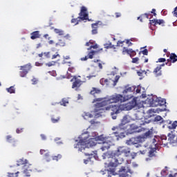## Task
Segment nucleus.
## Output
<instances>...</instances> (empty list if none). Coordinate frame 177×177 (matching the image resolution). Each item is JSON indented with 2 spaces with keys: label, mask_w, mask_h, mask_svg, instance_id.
I'll return each mask as SVG.
<instances>
[{
  "label": "nucleus",
  "mask_w": 177,
  "mask_h": 177,
  "mask_svg": "<svg viewBox=\"0 0 177 177\" xmlns=\"http://www.w3.org/2000/svg\"><path fill=\"white\" fill-rule=\"evenodd\" d=\"M113 140L114 139L111 137L97 136V133L96 132L92 133L91 136L88 132H84L75 140L76 144L74 145V148L78 149L79 151H84V149L93 147L98 143V145H102L101 150L104 151L109 150L114 145L113 143Z\"/></svg>",
  "instance_id": "obj_1"
},
{
  "label": "nucleus",
  "mask_w": 177,
  "mask_h": 177,
  "mask_svg": "<svg viewBox=\"0 0 177 177\" xmlns=\"http://www.w3.org/2000/svg\"><path fill=\"white\" fill-rule=\"evenodd\" d=\"M131 97H132V95L124 97L122 95L115 94L104 99H95L93 103H95V107L97 109L96 111H102V113H103L104 110H106L111 111V113H112V114H118V113L120 111H124V106L122 104H112V103H118V102H127V100H129ZM107 104L111 105L104 107V106H107Z\"/></svg>",
  "instance_id": "obj_2"
},
{
  "label": "nucleus",
  "mask_w": 177,
  "mask_h": 177,
  "mask_svg": "<svg viewBox=\"0 0 177 177\" xmlns=\"http://www.w3.org/2000/svg\"><path fill=\"white\" fill-rule=\"evenodd\" d=\"M131 153L129 149L127 147H118L117 150L111 153V158H109V165L111 167H117L118 164H122L124 159H118L117 157H120L121 154H124V156H128Z\"/></svg>",
  "instance_id": "obj_3"
},
{
  "label": "nucleus",
  "mask_w": 177,
  "mask_h": 177,
  "mask_svg": "<svg viewBox=\"0 0 177 177\" xmlns=\"http://www.w3.org/2000/svg\"><path fill=\"white\" fill-rule=\"evenodd\" d=\"M145 102L139 100V98L134 97L131 101L127 104H123L124 111L132 110V109H142Z\"/></svg>",
  "instance_id": "obj_4"
},
{
  "label": "nucleus",
  "mask_w": 177,
  "mask_h": 177,
  "mask_svg": "<svg viewBox=\"0 0 177 177\" xmlns=\"http://www.w3.org/2000/svg\"><path fill=\"white\" fill-rule=\"evenodd\" d=\"M17 165L18 167L20 165H24L22 167V172L25 174V176H30L31 174V164L28 163V160L25 158H21L17 161Z\"/></svg>",
  "instance_id": "obj_5"
},
{
  "label": "nucleus",
  "mask_w": 177,
  "mask_h": 177,
  "mask_svg": "<svg viewBox=\"0 0 177 177\" xmlns=\"http://www.w3.org/2000/svg\"><path fill=\"white\" fill-rule=\"evenodd\" d=\"M148 136H150V131L145 133L144 137L132 138L127 140L126 141V144L128 146H133V145H137L136 147H139L140 145L138 144L145 142V138H148Z\"/></svg>",
  "instance_id": "obj_6"
},
{
  "label": "nucleus",
  "mask_w": 177,
  "mask_h": 177,
  "mask_svg": "<svg viewBox=\"0 0 177 177\" xmlns=\"http://www.w3.org/2000/svg\"><path fill=\"white\" fill-rule=\"evenodd\" d=\"M93 111H92V113H89L88 112H84L82 113V117L84 120H89L91 118H93V117L95 118H97V117H99V114H100V113H102L101 111H96V108L95 107V105L93 106Z\"/></svg>",
  "instance_id": "obj_7"
},
{
  "label": "nucleus",
  "mask_w": 177,
  "mask_h": 177,
  "mask_svg": "<svg viewBox=\"0 0 177 177\" xmlns=\"http://www.w3.org/2000/svg\"><path fill=\"white\" fill-rule=\"evenodd\" d=\"M158 100L156 95H151L149 96L145 101V103H149L151 107H157L158 106Z\"/></svg>",
  "instance_id": "obj_8"
},
{
  "label": "nucleus",
  "mask_w": 177,
  "mask_h": 177,
  "mask_svg": "<svg viewBox=\"0 0 177 177\" xmlns=\"http://www.w3.org/2000/svg\"><path fill=\"white\" fill-rule=\"evenodd\" d=\"M129 133H136L142 132V128L135 124L130 125V129H129Z\"/></svg>",
  "instance_id": "obj_9"
},
{
  "label": "nucleus",
  "mask_w": 177,
  "mask_h": 177,
  "mask_svg": "<svg viewBox=\"0 0 177 177\" xmlns=\"http://www.w3.org/2000/svg\"><path fill=\"white\" fill-rule=\"evenodd\" d=\"M21 70H23V71L20 72V77H26L27 75L28 71L31 70V65L27 64L24 66H21Z\"/></svg>",
  "instance_id": "obj_10"
},
{
  "label": "nucleus",
  "mask_w": 177,
  "mask_h": 177,
  "mask_svg": "<svg viewBox=\"0 0 177 177\" xmlns=\"http://www.w3.org/2000/svg\"><path fill=\"white\" fill-rule=\"evenodd\" d=\"M100 82L101 85H106V86H113V82H114V80L111 79H104L102 78L100 80Z\"/></svg>",
  "instance_id": "obj_11"
},
{
  "label": "nucleus",
  "mask_w": 177,
  "mask_h": 177,
  "mask_svg": "<svg viewBox=\"0 0 177 177\" xmlns=\"http://www.w3.org/2000/svg\"><path fill=\"white\" fill-rule=\"evenodd\" d=\"M128 172H131V169L129 168H125L122 167L120 170H119V176L120 177H127L128 174H127Z\"/></svg>",
  "instance_id": "obj_12"
},
{
  "label": "nucleus",
  "mask_w": 177,
  "mask_h": 177,
  "mask_svg": "<svg viewBox=\"0 0 177 177\" xmlns=\"http://www.w3.org/2000/svg\"><path fill=\"white\" fill-rule=\"evenodd\" d=\"M85 7H82L81 12L80 14L81 20H88V12Z\"/></svg>",
  "instance_id": "obj_13"
},
{
  "label": "nucleus",
  "mask_w": 177,
  "mask_h": 177,
  "mask_svg": "<svg viewBox=\"0 0 177 177\" xmlns=\"http://www.w3.org/2000/svg\"><path fill=\"white\" fill-rule=\"evenodd\" d=\"M131 122V117L129 115H125L121 120V124L119 126V128H122V125H126V124H129Z\"/></svg>",
  "instance_id": "obj_14"
},
{
  "label": "nucleus",
  "mask_w": 177,
  "mask_h": 177,
  "mask_svg": "<svg viewBox=\"0 0 177 177\" xmlns=\"http://www.w3.org/2000/svg\"><path fill=\"white\" fill-rule=\"evenodd\" d=\"M149 149H151L149 151V157H153L154 151L157 150V144L156 143V140H153L152 145L150 146Z\"/></svg>",
  "instance_id": "obj_15"
},
{
  "label": "nucleus",
  "mask_w": 177,
  "mask_h": 177,
  "mask_svg": "<svg viewBox=\"0 0 177 177\" xmlns=\"http://www.w3.org/2000/svg\"><path fill=\"white\" fill-rule=\"evenodd\" d=\"M165 66V64H162V65L158 66L155 70L153 71L154 74L156 75V77H160L161 75V68L164 67Z\"/></svg>",
  "instance_id": "obj_16"
},
{
  "label": "nucleus",
  "mask_w": 177,
  "mask_h": 177,
  "mask_svg": "<svg viewBox=\"0 0 177 177\" xmlns=\"http://www.w3.org/2000/svg\"><path fill=\"white\" fill-rule=\"evenodd\" d=\"M123 55H125V53L127 55H129V56H131V57H132L133 56H135V55H136V52H135V50H132V49H126V48H123Z\"/></svg>",
  "instance_id": "obj_17"
},
{
  "label": "nucleus",
  "mask_w": 177,
  "mask_h": 177,
  "mask_svg": "<svg viewBox=\"0 0 177 177\" xmlns=\"http://www.w3.org/2000/svg\"><path fill=\"white\" fill-rule=\"evenodd\" d=\"M75 81L73 82L72 88L73 89H75V91H77V89H78V88H80V86H81L82 84V82L81 80H76L75 79Z\"/></svg>",
  "instance_id": "obj_18"
},
{
  "label": "nucleus",
  "mask_w": 177,
  "mask_h": 177,
  "mask_svg": "<svg viewBox=\"0 0 177 177\" xmlns=\"http://www.w3.org/2000/svg\"><path fill=\"white\" fill-rule=\"evenodd\" d=\"M40 154L46 157V161H50V158H48V157H49V151L41 149Z\"/></svg>",
  "instance_id": "obj_19"
},
{
  "label": "nucleus",
  "mask_w": 177,
  "mask_h": 177,
  "mask_svg": "<svg viewBox=\"0 0 177 177\" xmlns=\"http://www.w3.org/2000/svg\"><path fill=\"white\" fill-rule=\"evenodd\" d=\"M168 140L170 143H174V140L175 139V134L174 133V131H171L168 133Z\"/></svg>",
  "instance_id": "obj_20"
},
{
  "label": "nucleus",
  "mask_w": 177,
  "mask_h": 177,
  "mask_svg": "<svg viewBox=\"0 0 177 177\" xmlns=\"http://www.w3.org/2000/svg\"><path fill=\"white\" fill-rule=\"evenodd\" d=\"M150 23L151 24H164V20L162 19H152L150 20Z\"/></svg>",
  "instance_id": "obj_21"
},
{
  "label": "nucleus",
  "mask_w": 177,
  "mask_h": 177,
  "mask_svg": "<svg viewBox=\"0 0 177 177\" xmlns=\"http://www.w3.org/2000/svg\"><path fill=\"white\" fill-rule=\"evenodd\" d=\"M54 31H55V34H57L60 37H63V35H64V30H63L62 29L55 28L54 30Z\"/></svg>",
  "instance_id": "obj_22"
},
{
  "label": "nucleus",
  "mask_w": 177,
  "mask_h": 177,
  "mask_svg": "<svg viewBox=\"0 0 177 177\" xmlns=\"http://www.w3.org/2000/svg\"><path fill=\"white\" fill-rule=\"evenodd\" d=\"M36 38H39V31H35L31 33V39H36Z\"/></svg>",
  "instance_id": "obj_23"
},
{
  "label": "nucleus",
  "mask_w": 177,
  "mask_h": 177,
  "mask_svg": "<svg viewBox=\"0 0 177 177\" xmlns=\"http://www.w3.org/2000/svg\"><path fill=\"white\" fill-rule=\"evenodd\" d=\"M139 115H140V112L136 113V117H138L137 120H138V121H139L138 122H139L140 125H145V123L140 122V120H143V118H142L143 115L142 114L140 116H139Z\"/></svg>",
  "instance_id": "obj_24"
},
{
  "label": "nucleus",
  "mask_w": 177,
  "mask_h": 177,
  "mask_svg": "<svg viewBox=\"0 0 177 177\" xmlns=\"http://www.w3.org/2000/svg\"><path fill=\"white\" fill-rule=\"evenodd\" d=\"M133 91H135L134 86L127 87L123 91V93H129V92H133Z\"/></svg>",
  "instance_id": "obj_25"
},
{
  "label": "nucleus",
  "mask_w": 177,
  "mask_h": 177,
  "mask_svg": "<svg viewBox=\"0 0 177 177\" xmlns=\"http://www.w3.org/2000/svg\"><path fill=\"white\" fill-rule=\"evenodd\" d=\"M177 127V121H174L173 123H170L168 126L169 129H176Z\"/></svg>",
  "instance_id": "obj_26"
},
{
  "label": "nucleus",
  "mask_w": 177,
  "mask_h": 177,
  "mask_svg": "<svg viewBox=\"0 0 177 177\" xmlns=\"http://www.w3.org/2000/svg\"><path fill=\"white\" fill-rule=\"evenodd\" d=\"M92 28H94L92 30V34H97V30L96 29V28H97V23L93 24Z\"/></svg>",
  "instance_id": "obj_27"
},
{
  "label": "nucleus",
  "mask_w": 177,
  "mask_h": 177,
  "mask_svg": "<svg viewBox=\"0 0 177 177\" xmlns=\"http://www.w3.org/2000/svg\"><path fill=\"white\" fill-rule=\"evenodd\" d=\"M158 103V106H164V104H165L166 102H165V99L159 97Z\"/></svg>",
  "instance_id": "obj_28"
},
{
  "label": "nucleus",
  "mask_w": 177,
  "mask_h": 177,
  "mask_svg": "<svg viewBox=\"0 0 177 177\" xmlns=\"http://www.w3.org/2000/svg\"><path fill=\"white\" fill-rule=\"evenodd\" d=\"M170 60H172V63H175V62H177V56L175 54H171L170 55Z\"/></svg>",
  "instance_id": "obj_29"
},
{
  "label": "nucleus",
  "mask_w": 177,
  "mask_h": 177,
  "mask_svg": "<svg viewBox=\"0 0 177 177\" xmlns=\"http://www.w3.org/2000/svg\"><path fill=\"white\" fill-rule=\"evenodd\" d=\"M104 48H106V49H109V48H113V46H113V44H111V42L108 41L107 43H105V44H104Z\"/></svg>",
  "instance_id": "obj_30"
},
{
  "label": "nucleus",
  "mask_w": 177,
  "mask_h": 177,
  "mask_svg": "<svg viewBox=\"0 0 177 177\" xmlns=\"http://www.w3.org/2000/svg\"><path fill=\"white\" fill-rule=\"evenodd\" d=\"M100 92V90H97L95 88H93V91H91V95H95L99 93Z\"/></svg>",
  "instance_id": "obj_31"
},
{
  "label": "nucleus",
  "mask_w": 177,
  "mask_h": 177,
  "mask_svg": "<svg viewBox=\"0 0 177 177\" xmlns=\"http://www.w3.org/2000/svg\"><path fill=\"white\" fill-rule=\"evenodd\" d=\"M118 80H120V76L119 75H116L115 80H113V86H115L117 85V82H118Z\"/></svg>",
  "instance_id": "obj_32"
},
{
  "label": "nucleus",
  "mask_w": 177,
  "mask_h": 177,
  "mask_svg": "<svg viewBox=\"0 0 177 177\" xmlns=\"http://www.w3.org/2000/svg\"><path fill=\"white\" fill-rule=\"evenodd\" d=\"M66 43L64 41H62V40H59L58 43L55 44V46H65Z\"/></svg>",
  "instance_id": "obj_33"
},
{
  "label": "nucleus",
  "mask_w": 177,
  "mask_h": 177,
  "mask_svg": "<svg viewBox=\"0 0 177 177\" xmlns=\"http://www.w3.org/2000/svg\"><path fill=\"white\" fill-rule=\"evenodd\" d=\"M94 63H96L97 66H98L100 70H102L103 68V65L102 64V63L99 62V59H97V61H94Z\"/></svg>",
  "instance_id": "obj_34"
},
{
  "label": "nucleus",
  "mask_w": 177,
  "mask_h": 177,
  "mask_svg": "<svg viewBox=\"0 0 177 177\" xmlns=\"http://www.w3.org/2000/svg\"><path fill=\"white\" fill-rule=\"evenodd\" d=\"M55 64H56V62L51 61L48 63H46V66H47L48 67H52V66H55Z\"/></svg>",
  "instance_id": "obj_35"
},
{
  "label": "nucleus",
  "mask_w": 177,
  "mask_h": 177,
  "mask_svg": "<svg viewBox=\"0 0 177 177\" xmlns=\"http://www.w3.org/2000/svg\"><path fill=\"white\" fill-rule=\"evenodd\" d=\"M96 53V51H91L88 53V59H93V55Z\"/></svg>",
  "instance_id": "obj_36"
},
{
  "label": "nucleus",
  "mask_w": 177,
  "mask_h": 177,
  "mask_svg": "<svg viewBox=\"0 0 177 177\" xmlns=\"http://www.w3.org/2000/svg\"><path fill=\"white\" fill-rule=\"evenodd\" d=\"M118 73V69L117 68H114L113 71L111 72V75H115Z\"/></svg>",
  "instance_id": "obj_37"
},
{
  "label": "nucleus",
  "mask_w": 177,
  "mask_h": 177,
  "mask_svg": "<svg viewBox=\"0 0 177 177\" xmlns=\"http://www.w3.org/2000/svg\"><path fill=\"white\" fill-rule=\"evenodd\" d=\"M7 91L9 93H15V87L11 86L9 88H7Z\"/></svg>",
  "instance_id": "obj_38"
},
{
  "label": "nucleus",
  "mask_w": 177,
  "mask_h": 177,
  "mask_svg": "<svg viewBox=\"0 0 177 177\" xmlns=\"http://www.w3.org/2000/svg\"><path fill=\"white\" fill-rule=\"evenodd\" d=\"M61 104L62 106H67L68 104V100L63 99Z\"/></svg>",
  "instance_id": "obj_39"
},
{
  "label": "nucleus",
  "mask_w": 177,
  "mask_h": 177,
  "mask_svg": "<svg viewBox=\"0 0 177 177\" xmlns=\"http://www.w3.org/2000/svg\"><path fill=\"white\" fill-rule=\"evenodd\" d=\"M149 114H153V113H157V109H151L148 111Z\"/></svg>",
  "instance_id": "obj_40"
},
{
  "label": "nucleus",
  "mask_w": 177,
  "mask_h": 177,
  "mask_svg": "<svg viewBox=\"0 0 177 177\" xmlns=\"http://www.w3.org/2000/svg\"><path fill=\"white\" fill-rule=\"evenodd\" d=\"M119 133L118 136L120 138H125V133L124 132L117 133Z\"/></svg>",
  "instance_id": "obj_41"
},
{
  "label": "nucleus",
  "mask_w": 177,
  "mask_h": 177,
  "mask_svg": "<svg viewBox=\"0 0 177 177\" xmlns=\"http://www.w3.org/2000/svg\"><path fill=\"white\" fill-rule=\"evenodd\" d=\"M19 174V171H17V173H15V174H13V173H12V174H8V176L9 177H17V174Z\"/></svg>",
  "instance_id": "obj_42"
},
{
  "label": "nucleus",
  "mask_w": 177,
  "mask_h": 177,
  "mask_svg": "<svg viewBox=\"0 0 177 177\" xmlns=\"http://www.w3.org/2000/svg\"><path fill=\"white\" fill-rule=\"evenodd\" d=\"M162 120V118L160 115H158L155 118L154 120L156 122L161 121Z\"/></svg>",
  "instance_id": "obj_43"
},
{
  "label": "nucleus",
  "mask_w": 177,
  "mask_h": 177,
  "mask_svg": "<svg viewBox=\"0 0 177 177\" xmlns=\"http://www.w3.org/2000/svg\"><path fill=\"white\" fill-rule=\"evenodd\" d=\"M97 48H99V46L97 44H95L94 46H91L90 48H88V50H89V49H97Z\"/></svg>",
  "instance_id": "obj_44"
},
{
  "label": "nucleus",
  "mask_w": 177,
  "mask_h": 177,
  "mask_svg": "<svg viewBox=\"0 0 177 177\" xmlns=\"http://www.w3.org/2000/svg\"><path fill=\"white\" fill-rule=\"evenodd\" d=\"M57 57H60V55H59V53H56L55 55H53L51 57V59H57Z\"/></svg>",
  "instance_id": "obj_45"
},
{
  "label": "nucleus",
  "mask_w": 177,
  "mask_h": 177,
  "mask_svg": "<svg viewBox=\"0 0 177 177\" xmlns=\"http://www.w3.org/2000/svg\"><path fill=\"white\" fill-rule=\"evenodd\" d=\"M59 120H60V118H57V119H55V118H52L51 121L53 123H56V122H59Z\"/></svg>",
  "instance_id": "obj_46"
},
{
  "label": "nucleus",
  "mask_w": 177,
  "mask_h": 177,
  "mask_svg": "<svg viewBox=\"0 0 177 177\" xmlns=\"http://www.w3.org/2000/svg\"><path fill=\"white\" fill-rule=\"evenodd\" d=\"M12 137H10V136H7V140H8V142H10V143H15V142H16V140H9Z\"/></svg>",
  "instance_id": "obj_47"
},
{
  "label": "nucleus",
  "mask_w": 177,
  "mask_h": 177,
  "mask_svg": "<svg viewBox=\"0 0 177 177\" xmlns=\"http://www.w3.org/2000/svg\"><path fill=\"white\" fill-rule=\"evenodd\" d=\"M58 158H62V155H58V156H54V157L53 158V160H56V161H58V160H59Z\"/></svg>",
  "instance_id": "obj_48"
},
{
  "label": "nucleus",
  "mask_w": 177,
  "mask_h": 177,
  "mask_svg": "<svg viewBox=\"0 0 177 177\" xmlns=\"http://www.w3.org/2000/svg\"><path fill=\"white\" fill-rule=\"evenodd\" d=\"M68 71H70L71 73H75V68L70 67L68 68Z\"/></svg>",
  "instance_id": "obj_49"
},
{
  "label": "nucleus",
  "mask_w": 177,
  "mask_h": 177,
  "mask_svg": "<svg viewBox=\"0 0 177 177\" xmlns=\"http://www.w3.org/2000/svg\"><path fill=\"white\" fill-rule=\"evenodd\" d=\"M142 53V55H145V56H147L149 51L147 49H145L144 50L141 51Z\"/></svg>",
  "instance_id": "obj_50"
},
{
  "label": "nucleus",
  "mask_w": 177,
  "mask_h": 177,
  "mask_svg": "<svg viewBox=\"0 0 177 177\" xmlns=\"http://www.w3.org/2000/svg\"><path fill=\"white\" fill-rule=\"evenodd\" d=\"M161 175H162V176H167V169L162 171Z\"/></svg>",
  "instance_id": "obj_51"
},
{
  "label": "nucleus",
  "mask_w": 177,
  "mask_h": 177,
  "mask_svg": "<svg viewBox=\"0 0 177 177\" xmlns=\"http://www.w3.org/2000/svg\"><path fill=\"white\" fill-rule=\"evenodd\" d=\"M71 23H75V26H77L78 24V19H73L71 20Z\"/></svg>",
  "instance_id": "obj_52"
},
{
  "label": "nucleus",
  "mask_w": 177,
  "mask_h": 177,
  "mask_svg": "<svg viewBox=\"0 0 177 177\" xmlns=\"http://www.w3.org/2000/svg\"><path fill=\"white\" fill-rule=\"evenodd\" d=\"M138 61H139V58L138 57L133 58L132 63H138Z\"/></svg>",
  "instance_id": "obj_53"
},
{
  "label": "nucleus",
  "mask_w": 177,
  "mask_h": 177,
  "mask_svg": "<svg viewBox=\"0 0 177 177\" xmlns=\"http://www.w3.org/2000/svg\"><path fill=\"white\" fill-rule=\"evenodd\" d=\"M111 115H112V118L113 120H116L117 119V113H111Z\"/></svg>",
  "instance_id": "obj_54"
},
{
  "label": "nucleus",
  "mask_w": 177,
  "mask_h": 177,
  "mask_svg": "<svg viewBox=\"0 0 177 177\" xmlns=\"http://www.w3.org/2000/svg\"><path fill=\"white\" fill-rule=\"evenodd\" d=\"M103 158L105 159V158H110V155H109V153H105L103 155Z\"/></svg>",
  "instance_id": "obj_55"
},
{
  "label": "nucleus",
  "mask_w": 177,
  "mask_h": 177,
  "mask_svg": "<svg viewBox=\"0 0 177 177\" xmlns=\"http://www.w3.org/2000/svg\"><path fill=\"white\" fill-rule=\"evenodd\" d=\"M90 124L94 125L95 124H99V122H96L94 120L90 121Z\"/></svg>",
  "instance_id": "obj_56"
},
{
  "label": "nucleus",
  "mask_w": 177,
  "mask_h": 177,
  "mask_svg": "<svg viewBox=\"0 0 177 177\" xmlns=\"http://www.w3.org/2000/svg\"><path fill=\"white\" fill-rule=\"evenodd\" d=\"M44 55L46 56V57H50V52H47V53H44Z\"/></svg>",
  "instance_id": "obj_57"
},
{
  "label": "nucleus",
  "mask_w": 177,
  "mask_h": 177,
  "mask_svg": "<svg viewBox=\"0 0 177 177\" xmlns=\"http://www.w3.org/2000/svg\"><path fill=\"white\" fill-rule=\"evenodd\" d=\"M143 73H145V72H143V71H138L137 74H138V75H139V77H142L143 75Z\"/></svg>",
  "instance_id": "obj_58"
},
{
  "label": "nucleus",
  "mask_w": 177,
  "mask_h": 177,
  "mask_svg": "<svg viewBox=\"0 0 177 177\" xmlns=\"http://www.w3.org/2000/svg\"><path fill=\"white\" fill-rule=\"evenodd\" d=\"M96 75H97V74L90 75L89 76H87V78H88V79L93 78V77H96Z\"/></svg>",
  "instance_id": "obj_59"
},
{
  "label": "nucleus",
  "mask_w": 177,
  "mask_h": 177,
  "mask_svg": "<svg viewBox=\"0 0 177 177\" xmlns=\"http://www.w3.org/2000/svg\"><path fill=\"white\" fill-rule=\"evenodd\" d=\"M158 62H159V63H164V62H165V59L160 58V59H158Z\"/></svg>",
  "instance_id": "obj_60"
},
{
  "label": "nucleus",
  "mask_w": 177,
  "mask_h": 177,
  "mask_svg": "<svg viewBox=\"0 0 177 177\" xmlns=\"http://www.w3.org/2000/svg\"><path fill=\"white\" fill-rule=\"evenodd\" d=\"M136 93H140V86H138L136 89Z\"/></svg>",
  "instance_id": "obj_61"
},
{
  "label": "nucleus",
  "mask_w": 177,
  "mask_h": 177,
  "mask_svg": "<svg viewBox=\"0 0 177 177\" xmlns=\"http://www.w3.org/2000/svg\"><path fill=\"white\" fill-rule=\"evenodd\" d=\"M88 56H86L84 57H82L81 60H82V62H85V61L88 60Z\"/></svg>",
  "instance_id": "obj_62"
},
{
  "label": "nucleus",
  "mask_w": 177,
  "mask_h": 177,
  "mask_svg": "<svg viewBox=\"0 0 177 177\" xmlns=\"http://www.w3.org/2000/svg\"><path fill=\"white\" fill-rule=\"evenodd\" d=\"M174 13V15L176 16V17H177V7L175 8Z\"/></svg>",
  "instance_id": "obj_63"
},
{
  "label": "nucleus",
  "mask_w": 177,
  "mask_h": 177,
  "mask_svg": "<svg viewBox=\"0 0 177 177\" xmlns=\"http://www.w3.org/2000/svg\"><path fill=\"white\" fill-rule=\"evenodd\" d=\"M169 177H177V173H176L174 174H169Z\"/></svg>",
  "instance_id": "obj_64"
}]
</instances>
